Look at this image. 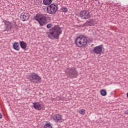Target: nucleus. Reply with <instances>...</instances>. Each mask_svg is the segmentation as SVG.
Instances as JSON below:
<instances>
[{"mask_svg":"<svg viewBox=\"0 0 128 128\" xmlns=\"http://www.w3.org/2000/svg\"><path fill=\"white\" fill-rule=\"evenodd\" d=\"M102 45L96 46L94 48L92 52L96 54H100L102 52Z\"/></svg>","mask_w":128,"mask_h":128,"instance_id":"obj_11","label":"nucleus"},{"mask_svg":"<svg viewBox=\"0 0 128 128\" xmlns=\"http://www.w3.org/2000/svg\"><path fill=\"white\" fill-rule=\"evenodd\" d=\"M54 26V24H48L46 26L47 28H50Z\"/></svg>","mask_w":128,"mask_h":128,"instance_id":"obj_22","label":"nucleus"},{"mask_svg":"<svg viewBox=\"0 0 128 128\" xmlns=\"http://www.w3.org/2000/svg\"><path fill=\"white\" fill-rule=\"evenodd\" d=\"M20 46L22 50H26V48L27 44L26 42L24 41H20Z\"/></svg>","mask_w":128,"mask_h":128,"instance_id":"obj_13","label":"nucleus"},{"mask_svg":"<svg viewBox=\"0 0 128 128\" xmlns=\"http://www.w3.org/2000/svg\"><path fill=\"white\" fill-rule=\"evenodd\" d=\"M11 26H12V28H16V22H13L11 23Z\"/></svg>","mask_w":128,"mask_h":128,"instance_id":"obj_21","label":"nucleus"},{"mask_svg":"<svg viewBox=\"0 0 128 128\" xmlns=\"http://www.w3.org/2000/svg\"><path fill=\"white\" fill-rule=\"evenodd\" d=\"M4 23L5 24L4 32H8V30H11L12 28V22L9 21L4 20Z\"/></svg>","mask_w":128,"mask_h":128,"instance_id":"obj_10","label":"nucleus"},{"mask_svg":"<svg viewBox=\"0 0 128 128\" xmlns=\"http://www.w3.org/2000/svg\"><path fill=\"white\" fill-rule=\"evenodd\" d=\"M44 128H52V125L50 124V123L47 122L44 126Z\"/></svg>","mask_w":128,"mask_h":128,"instance_id":"obj_17","label":"nucleus"},{"mask_svg":"<svg viewBox=\"0 0 128 128\" xmlns=\"http://www.w3.org/2000/svg\"><path fill=\"white\" fill-rule=\"evenodd\" d=\"M34 108L36 110H42L44 108V104L40 102H34Z\"/></svg>","mask_w":128,"mask_h":128,"instance_id":"obj_9","label":"nucleus"},{"mask_svg":"<svg viewBox=\"0 0 128 128\" xmlns=\"http://www.w3.org/2000/svg\"><path fill=\"white\" fill-rule=\"evenodd\" d=\"M75 44L78 48H84L88 44V38L82 36H80L75 40Z\"/></svg>","mask_w":128,"mask_h":128,"instance_id":"obj_4","label":"nucleus"},{"mask_svg":"<svg viewBox=\"0 0 128 128\" xmlns=\"http://www.w3.org/2000/svg\"><path fill=\"white\" fill-rule=\"evenodd\" d=\"M28 78L30 82H34V84H38V82H40V80H42V78L35 72L32 73V74L29 76Z\"/></svg>","mask_w":128,"mask_h":128,"instance_id":"obj_5","label":"nucleus"},{"mask_svg":"<svg viewBox=\"0 0 128 128\" xmlns=\"http://www.w3.org/2000/svg\"><path fill=\"white\" fill-rule=\"evenodd\" d=\"M43 2L45 6H48L52 4V0H44Z\"/></svg>","mask_w":128,"mask_h":128,"instance_id":"obj_16","label":"nucleus"},{"mask_svg":"<svg viewBox=\"0 0 128 128\" xmlns=\"http://www.w3.org/2000/svg\"><path fill=\"white\" fill-rule=\"evenodd\" d=\"M124 114H128V110H126L125 112H124Z\"/></svg>","mask_w":128,"mask_h":128,"instance_id":"obj_24","label":"nucleus"},{"mask_svg":"<svg viewBox=\"0 0 128 128\" xmlns=\"http://www.w3.org/2000/svg\"><path fill=\"white\" fill-rule=\"evenodd\" d=\"M58 4H54L48 6L47 10L50 14H56L58 12Z\"/></svg>","mask_w":128,"mask_h":128,"instance_id":"obj_6","label":"nucleus"},{"mask_svg":"<svg viewBox=\"0 0 128 128\" xmlns=\"http://www.w3.org/2000/svg\"><path fill=\"white\" fill-rule=\"evenodd\" d=\"M13 48H14V50H20V46H18V42H15L14 44H13Z\"/></svg>","mask_w":128,"mask_h":128,"instance_id":"obj_15","label":"nucleus"},{"mask_svg":"<svg viewBox=\"0 0 128 128\" xmlns=\"http://www.w3.org/2000/svg\"><path fill=\"white\" fill-rule=\"evenodd\" d=\"M36 20L38 22L41 26H42L46 24H48V16L46 14H36L34 17Z\"/></svg>","mask_w":128,"mask_h":128,"instance_id":"obj_2","label":"nucleus"},{"mask_svg":"<svg viewBox=\"0 0 128 128\" xmlns=\"http://www.w3.org/2000/svg\"><path fill=\"white\" fill-rule=\"evenodd\" d=\"M65 74L69 78H78V72L74 67H70L66 69Z\"/></svg>","mask_w":128,"mask_h":128,"instance_id":"obj_3","label":"nucleus"},{"mask_svg":"<svg viewBox=\"0 0 128 128\" xmlns=\"http://www.w3.org/2000/svg\"><path fill=\"white\" fill-rule=\"evenodd\" d=\"M52 118L55 122H62V115L58 114L53 115Z\"/></svg>","mask_w":128,"mask_h":128,"instance_id":"obj_12","label":"nucleus"},{"mask_svg":"<svg viewBox=\"0 0 128 128\" xmlns=\"http://www.w3.org/2000/svg\"><path fill=\"white\" fill-rule=\"evenodd\" d=\"M80 16L83 20H88L90 18V12L82 10L80 13Z\"/></svg>","mask_w":128,"mask_h":128,"instance_id":"obj_7","label":"nucleus"},{"mask_svg":"<svg viewBox=\"0 0 128 128\" xmlns=\"http://www.w3.org/2000/svg\"><path fill=\"white\" fill-rule=\"evenodd\" d=\"M93 24L94 23L92 22V20H88L83 24V26H92Z\"/></svg>","mask_w":128,"mask_h":128,"instance_id":"obj_14","label":"nucleus"},{"mask_svg":"<svg viewBox=\"0 0 128 128\" xmlns=\"http://www.w3.org/2000/svg\"><path fill=\"white\" fill-rule=\"evenodd\" d=\"M25 92H27V94H30V88H27L25 90Z\"/></svg>","mask_w":128,"mask_h":128,"instance_id":"obj_23","label":"nucleus"},{"mask_svg":"<svg viewBox=\"0 0 128 128\" xmlns=\"http://www.w3.org/2000/svg\"><path fill=\"white\" fill-rule=\"evenodd\" d=\"M100 94L101 96H106V90H100Z\"/></svg>","mask_w":128,"mask_h":128,"instance_id":"obj_18","label":"nucleus"},{"mask_svg":"<svg viewBox=\"0 0 128 128\" xmlns=\"http://www.w3.org/2000/svg\"><path fill=\"white\" fill-rule=\"evenodd\" d=\"M62 12H68V8L66 6H63L62 8Z\"/></svg>","mask_w":128,"mask_h":128,"instance_id":"obj_20","label":"nucleus"},{"mask_svg":"<svg viewBox=\"0 0 128 128\" xmlns=\"http://www.w3.org/2000/svg\"><path fill=\"white\" fill-rule=\"evenodd\" d=\"M2 118V114L0 113V119Z\"/></svg>","mask_w":128,"mask_h":128,"instance_id":"obj_25","label":"nucleus"},{"mask_svg":"<svg viewBox=\"0 0 128 128\" xmlns=\"http://www.w3.org/2000/svg\"><path fill=\"white\" fill-rule=\"evenodd\" d=\"M29 18L30 14L28 12H23L20 16V20H21L22 22H26L28 20Z\"/></svg>","mask_w":128,"mask_h":128,"instance_id":"obj_8","label":"nucleus"},{"mask_svg":"<svg viewBox=\"0 0 128 128\" xmlns=\"http://www.w3.org/2000/svg\"><path fill=\"white\" fill-rule=\"evenodd\" d=\"M78 112L79 114H82V116H84V114H86V110L84 108L81 109L79 110Z\"/></svg>","mask_w":128,"mask_h":128,"instance_id":"obj_19","label":"nucleus"},{"mask_svg":"<svg viewBox=\"0 0 128 128\" xmlns=\"http://www.w3.org/2000/svg\"><path fill=\"white\" fill-rule=\"evenodd\" d=\"M62 32L60 27L58 26H55L46 32V34L48 38L51 40H60V35Z\"/></svg>","mask_w":128,"mask_h":128,"instance_id":"obj_1","label":"nucleus"}]
</instances>
